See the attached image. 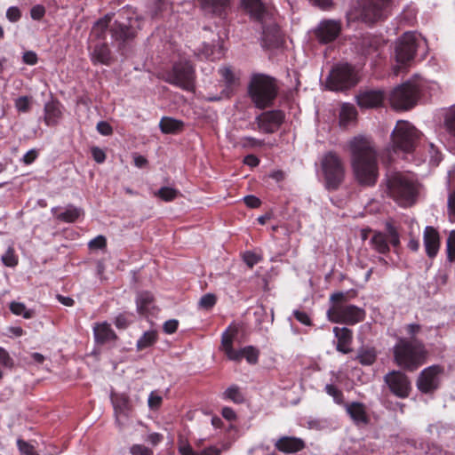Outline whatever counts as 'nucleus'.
<instances>
[{"label": "nucleus", "instance_id": "obj_1", "mask_svg": "<svg viewBox=\"0 0 455 455\" xmlns=\"http://www.w3.org/2000/svg\"><path fill=\"white\" fill-rule=\"evenodd\" d=\"M349 148L356 181L362 186H374L379 177V164L372 142L363 137H355L350 141Z\"/></svg>", "mask_w": 455, "mask_h": 455}, {"label": "nucleus", "instance_id": "obj_2", "mask_svg": "<svg viewBox=\"0 0 455 455\" xmlns=\"http://www.w3.org/2000/svg\"><path fill=\"white\" fill-rule=\"evenodd\" d=\"M427 355L422 340H408L401 337L393 347L394 362L407 371H415L422 366L427 362Z\"/></svg>", "mask_w": 455, "mask_h": 455}, {"label": "nucleus", "instance_id": "obj_3", "mask_svg": "<svg viewBox=\"0 0 455 455\" xmlns=\"http://www.w3.org/2000/svg\"><path fill=\"white\" fill-rule=\"evenodd\" d=\"M247 93L255 108L261 110L272 108L279 93L277 80L266 74H252Z\"/></svg>", "mask_w": 455, "mask_h": 455}, {"label": "nucleus", "instance_id": "obj_4", "mask_svg": "<svg viewBox=\"0 0 455 455\" xmlns=\"http://www.w3.org/2000/svg\"><path fill=\"white\" fill-rule=\"evenodd\" d=\"M387 193L399 205L407 207L416 202L419 185L413 176L395 172L387 178Z\"/></svg>", "mask_w": 455, "mask_h": 455}, {"label": "nucleus", "instance_id": "obj_5", "mask_svg": "<svg viewBox=\"0 0 455 455\" xmlns=\"http://www.w3.org/2000/svg\"><path fill=\"white\" fill-rule=\"evenodd\" d=\"M422 133L408 121H398L391 134L395 153L411 154L418 147Z\"/></svg>", "mask_w": 455, "mask_h": 455}, {"label": "nucleus", "instance_id": "obj_6", "mask_svg": "<svg viewBox=\"0 0 455 455\" xmlns=\"http://www.w3.org/2000/svg\"><path fill=\"white\" fill-rule=\"evenodd\" d=\"M164 80L184 91L194 92L196 71L193 63L186 59L175 61L172 68L164 72Z\"/></svg>", "mask_w": 455, "mask_h": 455}, {"label": "nucleus", "instance_id": "obj_7", "mask_svg": "<svg viewBox=\"0 0 455 455\" xmlns=\"http://www.w3.org/2000/svg\"><path fill=\"white\" fill-rule=\"evenodd\" d=\"M321 168L325 188L337 190L345 180V165L340 156L333 151L327 152L321 160Z\"/></svg>", "mask_w": 455, "mask_h": 455}, {"label": "nucleus", "instance_id": "obj_8", "mask_svg": "<svg viewBox=\"0 0 455 455\" xmlns=\"http://www.w3.org/2000/svg\"><path fill=\"white\" fill-rule=\"evenodd\" d=\"M359 82L355 68L347 64H338L326 78V87L333 92H344L355 86Z\"/></svg>", "mask_w": 455, "mask_h": 455}, {"label": "nucleus", "instance_id": "obj_9", "mask_svg": "<svg viewBox=\"0 0 455 455\" xmlns=\"http://www.w3.org/2000/svg\"><path fill=\"white\" fill-rule=\"evenodd\" d=\"M420 88L411 82H405L395 87L389 97L391 106L399 110L412 108L420 97Z\"/></svg>", "mask_w": 455, "mask_h": 455}, {"label": "nucleus", "instance_id": "obj_10", "mask_svg": "<svg viewBox=\"0 0 455 455\" xmlns=\"http://www.w3.org/2000/svg\"><path fill=\"white\" fill-rule=\"evenodd\" d=\"M326 315L330 322L347 325H355L366 317L363 308L352 304L331 306Z\"/></svg>", "mask_w": 455, "mask_h": 455}, {"label": "nucleus", "instance_id": "obj_11", "mask_svg": "<svg viewBox=\"0 0 455 455\" xmlns=\"http://www.w3.org/2000/svg\"><path fill=\"white\" fill-rule=\"evenodd\" d=\"M390 0H359L358 9L361 19L366 23H374L386 18V10Z\"/></svg>", "mask_w": 455, "mask_h": 455}, {"label": "nucleus", "instance_id": "obj_12", "mask_svg": "<svg viewBox=\"0 0 455 455\" xmlns=\"http://www.w3.org/2000/svg\"><path fill=\"white\" fill-rule=\"evenodd\" d=\"M389 391L398 398L409 397L411 391V383L409 377L401 371H391L384 377Z\"/></svg>", "mask_w": 455, "mask_h": 455}, {"label": "nucleus", "instance_id": "obj_13", "mask_svg": "<svg viewBox=\"0 0 455 455\" xmlns=\"http://www.w3.org/2000/svg\"><path fill=\"white\" fill-rule=\"evenodd\" d=\"M418 48L417 36L412 32H406L398 40L395 47V59L400 64L406 65L415 56Z\"/></svg>", "mask_w": 455, "mask_h": 455}, {"label": "nucleus", "instance_id": "obj_14", "mask_svg": "<svg viewBox=\"0 0 455 455\" xmlns=\"http://www.w3.org/2000/svg\"><path fill=\"white\" fill-rule=\"evenodd\" d=\"M285 114L281 109L264 111L256 117L258 127L265 133H274L284 123Z\"/></svg>", "mask_w": 455, "mask_h": 455}, {"label": "nucleus", "instance_id": "obj_15", "mask_svg": "<svg viewBox=\"0 0 455 455\" xmlns=\"http://www.w3.org/2000/svg\"><path fill=\"white\" fill-rule=\"evenodd\" d=\"M443 371L440 365H432L424 369L417 380L419 391L425 394L431 393L438 387V376Z\"/></svg>", "mask_w": 455, "mask_h": 455}, {"label": "nucleus", "instance_id": "obj_16", "mask_svg": "<svg viewBox=\"0 0 455 455\" xmlns=\"http://www.w3.org/2000/svg\"><path fill=\"white\" fill-rule=\"evenodd\" d=\"M340 32L341 24L339 21L326 20L319 23L315 30V36L320 44H327L336 40Z\"/></svg>", "mask_w": 455, "mask_h": 455}, {"label": "nucleus", "instance_id": "obj_17", "mask_svg": "<svg viewBox=\"0 0 455 455\" xmlns=\"http://www.w3.org/2000/svg\"><path fill=\"white\" fill-rule=\"evenodd\" d=\"M386 97L383 90H364L357 94L356 102L362 108H375L383 105Z\"/></svg>", "mask_w": 455, "mask_h": 455}, {"label": "nucleus", "instance_id": "obj_18", "mask_svg": "<svg viewBox=\"0 0 455 455\" xmlns=\"http://www.w3.org/2000/svg\"><path fill=\"white\" fill-rule=\"evenodd\" d=\"M275 448L284 454H291L303 451L306 443L299 437L283 435L275 441Z\"/></svg>", "mask_w": 455, "mask_h": 455}, {"label": "nucleus", "instance_id": "obj_19", "mask_svg": "<svg viewBox=\"0 0 455 455\" xmlns=\"http://www.w3.org/2000/svg\"><path fill=\"white\" fill-rule=\"evenodd\" d=\"M423 241L427 255L430 259L435 258L440 248V235L438 231L431 226H427L424 230Z\"/></svg>", "mask_w": 455, "mask_h": 455}, {"label": "nucleus", "instance_id": "obj_20", "mask_svg": "<svg viewBox=\"0 0 455 455\" xmlns=\"http://www.w3.org/2000/svg\"><path fill=\"white\" fill-rule=\"evenodd\" d=\"M237 335V329L229 326L221 335V344L220 349L226 355L231 361H237L238 350L233 347V342Z\"/></svg>", "mask_w": 455, "mask_h": 455}, {"label": "nucleus", "instance_id": "obj_21", "mask_svg": "<svg viewBox=\"0 0 455 455\" xmlns=\"http://www.w3.org/2000/svg\"><path fill=\"white\" fill-rule=\"evenodd\" d=\"M110 33L116 41L123 44L132 40L136 36V32L130 24L122 23L116 20L110 26Z\"/></svg>", "mask_w": 455, "mask_h": 455}, {"label": "nucleus", "instance_id": "obj_22", "mask_svg": "<svg viewBox=\"0 0 455 455\" xmlns=\"http://www.w3.org/2000/svg\"><path fill=\"white\" fill-rule=\"evenodd\" d=\"M333 333L337 339L336 349L342 354H348L352 351L353 331L347 327H334Z\"/></svg>", "mask_w": 455, "mask_h": 455}, {"label": "nucleus", "instance_id": "obj_23", "mask_svg": "<svg viewBox=\"0 0 455 455\" xmlns=\"http://www.w3.org/2000/svg\"><path fill=\"white\" fill-rule=\"evenodd\" d=\"M90 56L93 65L102 64L109 66L113 60L111 50L105 42L96 44Z\"/></svg>", "mask_w": 455, "mask_h": 455}, {"label": "nucleus", "instance_id": "obj_24", "mask_svg": "<svg viewBox=\"0 0 455 455\" xmlns=\"http://www.w3.org/2000/svg\"><path fill=\"white\" fill-rule=\"evenodd\" d=\"M61 103L58 100H52L45 103L44 121L47 126H56L62 117Z\"/></svg>", "mask_w": 455, "mask_h": 455}, {"label": "nucleus", "instance_id": "obj_25", "mask_svg": "<svg viewBox=\"0 0 455 455\" xmlns=\"http://www.w3.org/2000/svg\"><path fill=\"white\" fill-rule=\"evenodd\" d=\"M202 8L208 12L221 17L227 13L230 6V0H198Z\"/></svg>", "mask_w": 455, "mask_h": 455}, {"label": "nucleus", "instance_id": "obj_26", "mask_svg": "<svg viewBox=\"0 0 455 455\" xmlns=\"http://www.w3.org/2000/svg\"><path fill=\"white\" fill-rule=\"evenodd\" d=\"M93 331L95 340L99 344H106L117 339L116 334L108 323L97 324Z\"/></svg>", "mask_w": 455, "mask_h": 455}, {"label": "nucleus", "instance_id": "obj_27", "mask_svg": "<svg viewBox=\"0 0 455 455\" xmlns=\"http://www.w3.org/2000/svg\"><path fill=\"white\" fill-rule=\"evenodd\" d=\"M241 3L253 19L262 20L266 9L261 0H241Z\"/></svg>", "mask_w": 455, "mask_h": 455}, {"label": "nucleus", "instance_id": "obj_28", "mask_svg": "<svg viewBox=\"0 0 455 455\" xmlns=\"http://www.w3.org/2000/svg\"><path fill=\"white\" fill-rule=\"evenodd\" d=\"M377 356L378 351L374 347H362L357 350L355 360L363 366H371L376 362Z\"/></svg>", "mask_w": 455, "mask_h": 455}, {"label": "nucleus", "instance_id": "obj_29", "mask_svg": "<svg viewBox=\"0 0 455 455\" xmlns=\"http://www.w3.org/2000/svg\"><path fill=\"white\" fill-rule=\"evenodd\" d=\"M160 130L164 134H176L184 128V123L172 117L164 116L159 123Z\"/></svg>", "mask_w": 455, "mask_h": 455}, {"label": "nucleus", "instance_id": "obj_30", "mask_svg": "<svg viewBox=\"0 0 455 455\" xmlns=\"http://www.w3.org/2000/svg\"><path fill=\"white\" fill-rule=\"evenodd\" d=\"M262 29V42L264 46L268 48L277 46L280 41L279 28L276 26H264Z\"/></svg>", "mask_w": 455, "mask_h": 455}, {"label": "nucleus", "instance_id": "obj_31", "mask_svg": "<svg viewBox=\"0 0 455 455\" xmlns=\"http://www.w3.org/2000/svg\"><path fill=\"white\" fill-rule=\"evenodd\" d=\"M347 411L354 421L357 423L368 422L365 407L363 403L358 402L351 403L347 406Z\"/></svg>", "mask_w": 455, "mask_h": 455}, {"label": "nucleus", "instance_id": "obj_32", "mask_svg": "<svg viewBox=\"0 0 455 455\" xmlns=\"http://www.w3.org/2000/svg\"><path fill=\"white\" fill-rule=\"evenodd\" d=\"M371 245L373 250L380 254H387L390 251L387 235L382 232H375L371 239Z\"/></svg>", "mask_w": 455, "mask_h": 455}, {"label": "nucleus", "instance_id": "obj_33", "mask_svg": "<svg viewBox=\"0 0 455 455\" xmlns=\"http://www.w3.org/2000/svg\"><path fill=\"white\" fill-rule=\"evenodd\" d=\"M357 117L356 108L348 103L342 105L339 112V125L347 127L349 124L354 122Z\"/></svg>", "mask_w": 455, "mask_h": 455}, {"label": "nucleus", "instance_id": "obj_34", "mask_svg": "<svg viewBox=\"0 0 455 455\" xmlns=\"http://www.w3.org/2000/svg\"><path fill=\"white\" fill-rule=\"evenodd\" d=\"M154 297L148 291H142L136 299L137 309L140 315H147L153 307Z\"/></svg>", "mask_w": 455, "mask_h": 455}, {"label": "nucleus", "instance_id": "obj_35", "mask_svg": "<svg viewBox=\"0 0 455 455\" xmlns=\"http://www.w3.org/2000/svg\"><path fill=\"white\" fill-rule=\"evenodd\" d=\"M111 16L106 15L95 22L92 28V35L98 39L104 40L106 38V32L110 27Z\"/></svg>", "mask_w": 455, "mask_h": 455}, {"label": "nucleus", "instance_id": "obj_36", "mask_svg": "<svg viewBox=\"0 0 455 455\" xmlns=\"http://www.w3.org/2000/svg\"><path fill=\"white\" fill-rule=\"evenodd\" d=\"M111 401L116 413H125L130 410V399L125 394H112Z\"/></svg>", "mask_w": 455, "mask_h": 455}, {"label": "nucleus", "instance_id": "obj_37", "mask_svg": "<svg viewBox=\"0 0 455 455\" xmlns=\"http://www.w3.org/2000/svg\"><path fill=\"white\" fill-rule=\"evenodd\" d=\"M236 353L238 354V359L236 362L245 358L248 363L256 364L259 361V350L253 346H246L243 348L239 349Z\"/></svg>", "mask_w": 455, "mask_h": 455}, {"label": "nucleus", "instance_id": "obj_38", "mask_svg": "<svg viewBox=\"0 0 455 455\" xmlns=\"http://www.w3.org/2000/svg\"><path fill=\"white\" fill-rule=\"evenodd\" d=\"M222 399L231 401L236 404H241L245 398L241 388L236 385H231L222 394Z\"/></svg>", "mask_w": 455, "mask_h": 455}, {"label": "nucleus", "instance_id": "obj_39", "mask_svg": "<svg viewBox=\"0 0 455 455\" xmlns=\"http://www.w3.org/2000/svg\"><path fill=\"white\" fill-rule=\"evenodd\" d=\"M158 339V333L156 331H148L138 339L136 347L139 351L152 347Z\"/></svg>", "mask_w": 455, "mask_h": 455}, {"label": "nucleus", "instance_id": "obj_40", "mask_svg": "<svg viewBox=\"0 0 455 455\" xmlns=\"http://www.w3.org/2000/svg\"><path fill=\"white\" fill-rule=\"evenodd\" d=\"M81 213V209L69 205L63 212L57 216V219L63 222L73 223L79 219Z\"/></svg>", "mask_w": 455, "mask_h": 455}, {"label": "nucleus", "instance_id": "obj_41", "mask_svg": "<svg viewBox=\"0 0 455 455\" xmlns=\"http://www.w3.org/2000/svg\"><path fill=\"white\" fill-rule=\"evenodd\" d=\"M355 295L356 292L353 290L347 292L338 291L331 294L330 301L332 303L331 306L347 305V301Z\"/></svg>", "mask_w": 455, "mask_h": 455}, {"label": "nucleus", "instance_id": "obj_42", "mask_svg": "<svg viewBox=\"0 0 455 455\" xmlns=\"http://www.w3.org/2000/svg\"><path fill=\"white\" fill-rule=\"evenodd\" d=\"M443 125L447 133L455 139V106L445 113Z\"/></svg>", "mask_w": 455, "mask_h": 455}, {"label": "nucleus", "instance_id": "obj_43", "mask_svg": "<svg viewBox=\"0 0 455 455\" xmlns=\"http://www.w3.org/2000/svg\"><path fill=\"white\" fill-rule=\"evenodd\" d=\"M180 192L178 189L170 187H162L155 196L159 197L164 202H172L177 198Z\"/></svg>", "mask_w": 455, "mask_h": 455}, {"label": "nucleus", "instance_id": "obj_44", "mask_svg": "<svg viewBox=\"0 0 455 455\" xmlns=\"http://www.w3.org/2000/svg\"><path fill=\"white\" fill-rule=\"evenodd\" d=\"M427 153L429 156V164L437 166L443 160V155L440 150L433 144H427Z\"/></svg>", "mask_w": 455, "mask_h": 455}, {"label": "nucleus", "instance_id": "obj_45", "mask_svg": "<svg viewBox=\"0 0 455 455\" xmlns=\"http://www.w3.org/2000/svg\"><path fill=\"white\" fill-rule=\"evenodd\" d=\"M325 392L333 398L337 404H344V395L342 391L332 384H327L324 387Z\"/></svg>", "mask_w": 455, "mask_h": 455}, {"label": "nucleus", "instance_id": "obj_46", "mask_svg": "<svg viewBox=\"0 0 455 455\" xmlns=\"http://www.w3.org/2000/svg\"><path fill=\"white\" fill-rule=\"evenodd\" d=\"M11 312L16 315H22L26 319L32 317L30 311L27 310L26 306L23 303L12 301L9 307Z\"/></svg>", "mask_w": 455, "mask_h": 455}, {"label": "nucleus", "instance_id": "obj_47", "mask_svg": "<svg viewBox=\"0 0 455 455\" xmlns=\"http://www.w3.org/2000/svg\"><path fill=\"white\" fill-rule=\"evenodd\" d=\"M239 144L243 148L251 149V148L263 147L265 145V142L262 140H259V139H256L253 137L247 136V137L241 138Z\"/></svg>", "mask_w": 455, "mask_h": 455}, {"label": "nucleus", "instance_id": "obj_48", "mask_svg": "<svg viewBox=\"0 0 455 455\" xmlns=\"http://www.w3.org/2000/svg\"><path fill=\"white\" fill-rule=\"evenodd\" d=\"M132 322L133 315L124 312L116 317L115 325L117 329H126Z\"/></svg>", "mask_w": 455, "mask_h": 455}, {"label": "nucleus", "instance_id": "obj_49", "mask_svg": "<svg viewBox=\"0 0 455 455\" xmlns=\"http://www.w3.org/2000/svg\"><path fill=\"white\" fill-rule=\"evenodd\" d=\"M178 451L180 453V455H195V451L193 450L192 446L190 445L188 440L185 438L182 435H180L178 437Z\"/></svg>", "mask_w": 455, "mask_h": 455}, {"label": "nucleus", "instance_id": "obj_50", "mask_svg": "<svg viewBox=\"0 0 455 455\" xmlns=\"http://www.w3.org/2000/svg\"><path fill=\"white\" fill-rule=\"evenodd\" d=\"M14 105L18 112L27 113L30 110L31 97L20 96L15 100Z\"/></svg>", "mask_w": 455, "mask_h": 455}, {"label": "nucleus", "instance_id": "obj_51", "mask_svg": "<svg viewBox=\"0 0 455 455\" xmlns=\"http://www.w3.org/2000/svg\"><path fill=\"white\" fill-rule=\"evenodd\" d=\"M387 240L388 244H391L393 247H397L400 245V236L397 229L392 224H387Z\"/></svg>", "mask_w": 455, "mask_h": 455}, {"label": "nucleus", "instance_id": "obj_52", "mask_svg": "<svg viewBox=\"0 0 455 455\" xmlns=\"http://www.w3.org/2000/svg\"><path fill=\"white\" fill-rule=\"evenodd\" d=\"M217 302V297L212 293L204 294L199 300V307L205 310L212 309Z\"/></svg>", "mask_w": 455, "mask_h": 455}, {"label": "nucleus", "instance_id": "obj_53", "mask_svg": "<svg viewBox=\"0 0 455 455\" xmlns=\"http://www.w3.org/2000/svg\"><path fill=\"white\" fill-rule=\"evenodd\" d=\"M406 334L409 336L408 340H419L417 335L421 331L422 326L419 323H409L404 326Z\"/></svg>", "mask_w": 455, "mask_h": 455}, {"label": "nucleus", "instance_id": "obj_54", "mask_svg": "<svg viewBox=\"0 0 455 455\" xmlns=\"http://www.w3.org/2000/svg\"><path fill=\"white\" fill-rule=\"evenodd\" d=\"M220 76L228 86L234 85L236 82L233 70L228 67H224L219 70Z\"/></svg>", "mask_w": 455, "mask_h": 455}, {"label": "nucleus", "instance_id": "obj_55", "mask_svg": "<svg viewBox=\"0 0 455 455\" xmlns=\"http://www.w3.org/2000/svg\"><path fill=\"white\" fill-rule=\"evenodd\" d=\"M447 258L451 262L455 261V230L451 232L447 239Z\"/></svg>", "mask_w": 455, "mask_h": 455}, {"label": "nucleus", "instance_id": "obj_56", "mask_svg": "<svg viewBox=\"0 0 455 455\" xmlns=\"http://www.w3.org/2000/svg\"><path fill=\"white\" fill-rule=\"evenodd\" d=\"M243 259L250 268H252L262 258L252 251H247L243 253Z\"/></svg>", "mask_w": 455, "mask_h": 455}, {"label": "nucleus", "instance_id": "obj_57", "mask_svg": "<svg viewBox=\"0 0 455 455\" xmlns=\"http://www.w3.org/2000/svg\"><path fill=\"white\" fill-rule=\"evenodd\" d=\"M88 246L91 250H103L107 247V239L104 235H98L92 239Z\"/></svg>", "mask_w": 455, "mask_h": 455}, {"label": "nucleus", "instance_id": "obj_58", "mask_svg": "<svg viewBox=\"0 0 455 455\" xmlns=\"http://www.w3.org/2000/svg\"><path fill=\"white\" fill-rule=\"evenodd\" d=\"M2 261L6 267H15L18 264V259L12 249H9L3 256Z\"/></svg>", "mask_w": 455, "mask_h": 455}, {"label": "nucleus", "instance_id": "obj_59", "mask_svg": "<svg viewBox=\"0 0 455 455\" xmlns=\"http://www.w3.org/2000/svg\"><path fill=\"white\" fill-rule=\"evenodd\" d=\"M163 403L161 395H157L156 391L150 393L148 400V407L151 410H158Z\"/></svg>", "mask_w": 455, "mask_h": 455}, {"label": "nucleus", "instance_id": "obj_60", "mask_svg": "<svg viewBox=\"0 0 455 455\" xmlns=\"http://www.w3.org/2000/svg\"><path fill=\"white\" fill-rule=\"evenodd\" d=\"M0 364L5 368L12 369L14 365L13 359L10 356L7 350L0 347Z\"/></svg>", "mask_w": 455, "mask_h": 455}, {"label": "nucleus", "instance_id": "obj_61", "mask_svg": "<svg viewBox=\"0 0 455 455\" xmlns=\"http://www.w3.org/2000/svg\"><path fill=\"white\" fill-rule=\"evenodd\" d=\"M130 452L132 455H154L151 449L142 444H133L130 449Z\"/></svg>", "mask_w": 455, "mask_h": 455}, {"label": "nucleus", "instance_id": "obj_62", "mask_svg": "<svg viewBox=\"0 0 455 455\" xmlns=\"http://www.w3.org/2000/svg\"><path fill=\"white\" fill-rule=\"evenodd\" d=\"M6 18L11 22H17L21 18V12L16 6H11L6 11Z\"/></svg>", "mask_w": 455, "mask_h": 455}, {"label": "nucleus", "instance_id": "obj_63", "mask_svg": "<svg viewBox=\"0 0 455 455\" xmlns=\"http://www.w3.org/2000/svg\"><path fill=\"white\" fill-rule=\"evenodd\" d=\"M293 316L295 317V319L297 321H299L300 323L304 324V325H307V326H311L313 323H312V320L311 318L309 317V315L304 312V311H300V310H295L293 312Z\"/></svg>", "mask_w": 455, "mask_h": 455}, {"label": "nucleus", "instance_id": "obj_64", "mask_svg": "<svg viewBox=\"0 0 455 455\" xmlns=\"http://www.w3.org/2000/svg\"><path fill=\"white\" fill-rule=\"evenodd\" d=\"M17 446L20 452L25 453L26 455H34L33 452L34 447L29 444L28 442L23 439L17 440Z\"/></svg>", "mask_w": 455, "mask_h": 455}]
</instances>
